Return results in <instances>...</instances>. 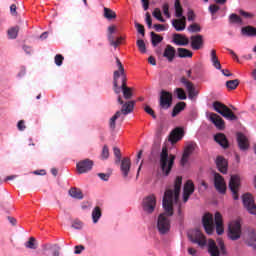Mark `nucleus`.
Instances as JSON below:
<instances>
[{"label":"nucleus","mask_w":256,"mask_h":256,"mask_svg":"<svg viewBox=\"0 0 256 256\" xmlns=\"http://www.w3.org/2000/svg\"><path fill=\"white\" fill-rule=\"evenodd\" d=\"M172 41L175 45H179L180 47H187V45H189V38L182 34H174Z\"/></svg>","instance_id":"cd10ccee"},{"label":"nucleus","mask_w":256,"mask_h":256,"mask_svg":"<svg viewBox=\"0 0 256 256\" xmlns=\"http://www.w3.org/2000/svg\"><path fill=\"white\" fill-rule=\"evenodd\" d=\"M239 187H241V178L239 175H232L229 181V189L234 201L239 199Z\"/></svg>","instance_id":"1a4fd4ad"},{"label":"nucleus","mask_w":256,"mask_h":256,"mask_svg":"<svg viewBox=\"0 0 256 256\" xmlns=\"http://www.w3.org/2000/svg\"><path fill=\"white\" fill-rule=\"evenodd\" d=\"M181 185H183V177L178 176L174 181V189L167 188L162 205L165 213L158 216L157 228L161 235L169 233L171 229V221L167 217H173V203L179 202V195H181Z\"/></svg>","instance_id":"f257e3e1"},{"label":"nucleus","mask_w":256,"mask_h":256,"mask_svg":"<svg viewBox=\"0 0 256 256\" xmlns=\"http://www.w3.org/2000/svg\"><path fill=\"white\" fill-rule=\"evenodd\" d=\"M122 85L119 87L120 92L122 91L123 97L126 100L132 99L133 98V88L127 87V78L125 80H121Z\"/></svg>","instance_id":"bb28decb"},{"label":"nucleus","mask_w":256,"mask_h":256,"mask_svg":"<svg viewBox=\"0 0 256 256\" xmlns=\"http://www.w3.org/2000/svg\"><path fill=\"white\" fill-rule=\"evenodd\" d=\"M104 17L111 21V19H117V14L111 8L104 7Z\"/></svg>","instance_id":"a19ab883"},{"label":"nucleus","mask_w":256,"mask_h":256,"mask_svg":"<svg viewBox=\"0 0 256 256\" xmlns=\"http://www.w3.org/2000/svg\"><path fill=\"white\" fill-rule=\"evenodd\" d=\"M180 83H182V85H184V87L186 88L189 99H197V97L199 96V90L195 88V84H193V82L189 81L185 76H183L180 78Z\"/></svg>","instance_id":"6e6552de"},{"label":"nucleus","mask_w":256,"mask_h":256,"mask_svg":"<svg viewBox=\"0 0 256 256\" xmlns=\"http://www.w3.org/2000/svg\"><path fill=\"white\" fill-rule=\"evenodd\" d=\"M146 23L149 27V29H151V27H153V20L151 19V14L149 12L146 13Z\"/></svg>","instance_id":"680f3d73"},{"label":"nucleus","mask_w":256,"mask_h":256,"mask_svg":"<svg viewBox=\"0 0 256 256\" xmlns=\"http://www.w3.org/2000/svg\"><path fill=\"white\" fill-rule=\"evenodd\" d=\"M193 193H195V184H193V181L188 180L183 189V202L187 203Z\"/></svg>","instance_id":"a211bd4d"},{"label":"nucleus","mask_w":256,"mask_h":256,"mask_svg":"<svg viewBox=\"0 0 256 256\" xmlns=\"http://www.w3.org/2000/svg\"><path fill=\"white\" fill-rule=\"evenodd\" d=\"M190 41H191V47L194 51H199V49H201V47H203V35H194L190 37Z\"/></svg>","instance_id":"412c9836"},{"label":"nucleus","mask_w":256,"mask_h":256,"mask_svg":"<svg viewBox=\"0 0 256 256\" xmlns=\"http://www.w3.org/2000/svg\"><path fill=\"white\" fill-rule=\"evenodd\" d=\"M144 111L148 115H151V117H153L154 119H157V115L155 114V111L152 110L150 106H145Z\"/></svg>","instance_id":"bf43d9fd"},{"label":"nucleus","mask_w":256,"mask_h":256,"mask_svg":"<svg viewBox=\"0 0 256 256\" xmlns=\"http://www.w3.org/2000/svg\"><path fill=\"white\" fill-rule=\"evenodd\" d=\"M65 57H63V55L61 54H57L54 58L55 64L58 67H61L63 65V61H64Z\"/></svg>","instance_id":"603ef678"},{"label":"nucleus","mask_w":256,"mask_h":256,"mask_svg":"<svg viewBox=\"0 0 256 256\" xmlns=\"http://www.w3.org/2000/svg\"><path fill=\"white\" fill-rule=\"evenodd\" d=\"M120 169L122 171L123 177H129V171H131V159L123 158L121 161Z\"/></svg>","instance_id":"c756f323"},{"label":"nucleus","mask_w":256,"mask_h":256,"mask_svg":"<svg viewBox=\"0 0 256 256\" xmlns=\"http://www.w3.org/2000/svg\"><path fill=\"white\" fill-rule=\"evenodd\" d=\"M183 135H185V131H183V128H175L174 130L171 131L169 135L170 143H172V145H175V143L183 139Z\"/></svg>","instance_id":"6ab92c4d"},{"label":"nucleus","mask_w":256,"mask_h":256,"mask_svg":"<svg viewBox=\"0 0 256 256\" xmlns=\"http://www.w3.org/2000/svg\"><path fill=\"white\" fill-rule=\"evenodd\" d=\"M136 45L141 53H147V46L145 45V41H143V39L137 40Z\"/></svg>","instance_id":"8fccbe9b"},{"label":"nucleus","mask_w":256,"mask_h":256,"mask_svg":"<svg viewBox=\"0 0 256 256\" xmlns=\"http://www.w3.org/2000/svg\"><path fill=\"white\" fill-rule=\"evenodd\" d=\"M195 147H197V144L192 142V143H189L184 148V152L180 161L182 167H185L186 163H189V158L191 157V155H193V151H195Z\"/></svg>","instance_id":"2eb2a0df"},{"label":"nucleus","mask_w":256,"mask_h":256,"mask_svg":"<svg viewBox=\"0 0 256 256\" xmlns=\"http://www.w3.org/2000/svg\"><path fill=\"white\" fill-rule=\"evenodd\" d=\"M72 228L73 229H83V222H81L80 220H74L72 222Z\"/></svg>","instance_id":"13d9d810"},{"label":"nucleus","mask_w":256,"mask_h":256,"mask_svg":"<svg viewBox=\"0 0 256 256\" xmlns=\"http://www.w3.org/2000/svg\"><path fill=\"white\" fill-rule=\"evenodd\" d=\"M162 9L165 17H167V19H171V13H169V4H163Z\"/></svg>","instance_id":"4d7b16f0"},{"label":"nucleus","mask_w":256,"mask_h":256,"mask_svg":"<svg viewBox=\"0 0 256 256\" xmlns=\"http://www.w3.org/2000/svg\"><path fill=\"white\" fill-rule=\"evenodd\" d=\"M210 57L213 67H215V69L221 70V62L217 57V51L215 49L211 50Z\"/></svg>","instance_id":"72a5a7b5"},{"label":"nucleus","mask_w":256,"mask_h":256,"mask_svg":"<svg viewBox=\"0 0 256 256\" xmlns=\"http://www.w3.org/2000/svg\"><path fill=\"white\" fill-rule=\"evenodd\" d=\"M243 37H256V28L253 26H245L241 28Z\"/></svg>","instance_id":"2f4dec72"},{"label":"nucleus","mask_w":256,"mask_h":256,"mask_svg":"<svg viewBox=\"0 0 256 256\" xmlns=\"http://www.w3.org/2000/svg\"><path fill=\"white\" fill-rule=\"evenodd\" d=\"M242 203L248 213H250L251 215H256V204L253 195H251L250 193L243 194Z\"/></svg>","instance_id":"9b49d317"},{"label":"nucleus","mask_w":256,"mask_h":256,"mask_svg":"<svg viewBox=\"0 0 256 256\" xmlns=\"http://www.w3.org/2000/svg\"><path fill=\"white\" fill-rule=\"evenodd\" d=\"M210 121L219 129L220 131L225 129V120L221 118L218 114L211 113L210 114Z\"/></svg>","instance_id":"a878e982"},{"label":"nucleus","mask_w":256,"mask_h":256,"mask_svg":"<svg viewBox=\"0 0 256 256\" xmlns=\"http://www.w3.org/2000/svg\"><path fill=\"white\" fill-rule=\"evenodd\" d=\"M113 151H114V155L116 157V163H120L121 162V149L114 147Z\"/></svg>","instance_id":"5fc2aeb1"},{"label":"nucleus","mask_w":256,"mask_h":256,"mask_svg":"<svg viewBox=\"0 0 256 256\" xmlns=\"http://www.w3.org/2000/svg\"><path fill=\"white\" fill-rule=\"evenodd\" d=\"M154 29H155V31H157V32H159V31H165V25H163V24H154Z\"/></svg>","instance_id":"338daca9"},{"label":"nucleus","mask_w":256,"mask_h":256,"mask_svg":"<svg viewBox=\"0 0 256 256\" xmlns=\"http://www.w3.org/2000/svg\"><path fill=\"white\" fill-rule=\"evenodd\" d=\"M135 27H136L138 33H140V35H142V37H145V26H143V24H139L136 22Z\"/></svg>","instance_id":"864d4df0"},{"label":"nucleus","mask_w":256,"mask_h":256,"mask_svg":"<svg viewBox=\"0 0 256 256\" xmlns=\"http://www.w3.org/2000/svg\"><path fill=\"white\" fill-rule=\"evenodd\" d=\"M27 249H37L38 244L35 237H30L29 240L25 243Z\"/></svg>","instance_id":"a18cd8bd"},{"label":"nucleus","mask_w":256,"mask_h":256,"mask_svg":"<svg viewBox=\"0 0 256 256\" xmlns=\"http://www.w3.org/2000/svg\"><path fill=\"white\" fill-rule=\"evenodd\" d=\"M227 89L231 91L235 90L236 87H239V79L229 80L226 82Z\"/></svg>","instance_id":"de8ad7c7"},{"label":"nucleus","mask_w":256,"mask_h":256,"mask_svg":"<svg viewBox=\"0 0 256 256\" xmlns=\"http://www.w3.org/2000/svg\"><path fill=\"white\" fill-rule=\"evenodd\" d=\"M238 147L241 151H247L249 149V139L245 134L238 132L236 134Z\"/></svg>","instance_id":"aec40b11"},{"label":"nucleus","mask_w":256,"mask_h":256,"mask_svg":"<svg viewBox=\"0 0 256 256\" xmlns=\"http://www.w3.org/2000/svg\"><path fill=\"white\" fill-rule=\"evenodd\" d=\"M69 195L73 199H79V200L83 199V192L81 191V189H78V188H71L69 190Z\"/></svg>","instance_id":"e433bc0d"},{"label":"nucleus","mask_w":256,"mask_h":256,"mask_svg":"<svg viewBox=\"0 0 256 256\" xmlns=\"http://www.w3.org/2000/svg\"><path fill=\"white\" fill-rule=\"evenodd\" d=\"M172 26L176 31H185V28L187 27V18L182 16L178 19H173Z\"/></svg>","instance_id":"5701e85b"},{"label":"nucleus","mask_w":256,"mask_h":256,"mask_svg":"<svg viewBox=\"0 0 256 256\" xmlns=\"http://www.w3.org/2000/svg\"><path fill=\"white\" fill-rule=\"evenodd\" d=\"M118 103L122 105V108L120 110V113L122 115H129V113H133V109H135V101H127L123 102V98L121 96H118Z\"/></svg>","instance_id":"f3484780"},{"label":"nucleus","mask_w":256,"mask_h":256,"mask_svg":"<svg viewBox=\"0 0 256 256\" xmlns=\"http://www.w3.org/2000/svg\"><path fill=\"white\" fill-rule=\"evenodd\" d=\"M188 31L190 33H200L201 31V26L197 23H193L188 27Z\"/></svg>","instance_id":"3c124183"},{"label":"nucleus","mask_w":256,"mask_h":256,"mask_svg":"<svg viewBox=\"0 0 256 256\" xmlns=\"http://www.w3.org/2000/svg\"><path fill=\"white\" fill-rule=\"evenodd\" d=\"M188 239L191 243L198 245V247H205L207 245V238L199 229L192 230L188 233Z\"/></svg>","instance_id":"423d86ee"},{"label":"nucleus","mask_w":256,"mask_h":256,"mask_svg":"<svg viewBox=\"0 0 256 256\" xmlns=\"http://www.w3.org/2000/svg\"><path fill=\"white\" fill-rule=\"evenodd\" d=\"M229 23L231 25H243V19H241V16L237 14H231L229 16Z\"/></svg>","instance_id":"58836bf2"},{"label":"nucleus","mask_w":256,"mask_h":256,"mask_svg":"<svg viewBox=\"0 0 256 256\" xmlns=\"http://www.w3.org/2000/svg\"><path fill=\"white\" fill-rule=\"evenodd\" d=\"M220 7L215 5V4H212L209 6V11L210 13H212V15H215V13H217V11H219Z\"/></svg>","instance_id":"0e129e2a"},{"label":"nucleus","mask_w":256,"mask_h":256,"mask_svg":"<svg viewBox=\"0 0 256 256\" xmlns=\"http://www.w3.org/2000/svg\"><path fill=\"white\" fill-rule=\"evenodd\" d=\"M228 237L231 241L241 239V221L233 220L228 225Z\"/></svg>","instance_id":"0eeeda50"},{"label":"nucleus","mask_w":256,"mask_h":256,"mask_svg":"<svg viewBox=\"0 0 256 256\" xmlns=\"http://www.w3.org/2000/svg\"><path fill=\"white\" fill-rule=\"evenodd\" d=\"M246 244L248 247L256 249V232L254 229L248 230V233L246 235Z\"/></svg>","instance_id":"7c9ffc66"},{"label":"nucleus","mask_w":256,"mask_h":256,"mask_svg":"<svg viewBox=\"0 0 256 256\" xmlns=\"http://www.w3.org/2000/svg\"><path fill=\"white\" fill-rule=\"evenodd\" d=\"M17 128L19 131H25L26 129L25 120H20L17 124Z\"/></svg>","instance_id":"69168bd1"},{"label":"nucleus","mask_w":256,"mask_h":256,"mask_svg":"<svg viewBox=\"0 0 256 256\" xmlns=\"http://www.w3.org/2000/svg\"><path fill=\"white\" fill-rule=\"evenodd\" d=\"M119 117H121V111H117L111 118L109 121V127L110 129H112L114 131L115 127H116V121L119 119Z\"/></svg>","instance_id":"37998d69"},{"label":"nucleus","mask_w":256,"mask_h":256,"mask_svg":"<svg viewBox=\"0 0 256 256\" xmlns=\"http://www.w3.org/2000/svg\"><path fill=\"white\" fill-rule=\"evenodd\" d=\"M185 107H187V103L178 102L172 110V117H177V115H179L181 111H185Z\"/></svg>","instance_id":"f704fd0d"},{"label":"nucleus","mask_w":256,"mask_h":256,"mask_svg":"<svg viewBox=\"0 0 256 256\" xmlns=\"http://www.w3.org/2000/svg\"><path fill=\"white\" fill-rule=\"evenodd\" d=\"M18 35H19V26H15V27L8 29L9 39H17Z\"/></svg>","instance_id":"c03bdc74"},{"label":"nucleus","mask_w":256,"mask_h":256,"mask_svg":"<svg viewBox=\"0 0 256 256\" xmlns=\"http://www.w3.org/2000/svg\"><path fill=\"white\" fill-rule=\"evenodd\" d=\"M187 17H188V21H195V12H193V10H189Z\"/></svg>","instance_id":"774afa93"},{"label":"nucleus","mask_w":256,"mask_h":256,"mask_svg":"<svg viewBox=\"0 0 256 256\" xmlns=\"http://www.w3.org/2000/svg\"><path fill=\"white\" fill-rule=\"evenodd\" d=\"M214 140L220 147L223 149H229V140H227V136L223 133H218L214 136Z\"/></svg>","instance_id":"c85d7f7f"},{"label":"nucleus","mask_w":256,"mask_h":256,"mask_svg":"<svg viewBox=\"0 0 256 256\" xmlns=\"http://www.w3.org/2000/svg\"><path fill=\"white\" fill-rule=\"evenodd\" d=\"M76 169L80 175L88 173V171L93 169V161L90 159L81 160L76 164Z\"/></svg>","instance_id":"dca6fc26"},{"label":"nucleus","mask_w":256,"mask_h":256,"mask_svg":"<svg viewBox=\"0 0 256 256\" xmlns=\"http://www.w3.org/2000/svg\"><path fill=\"white\" fill-rule=\"evenodd\" d=\"M216 167L218 168L220 173H223V175H227L229 163L227 162V159H225L223 156H218L216 158Z\"/></svg>","instance_id":"4be33fe9"},{"label":"nucleus","mask_w":256,"mask_h":256,"mask_svg":"<svg viewBox=\"0 0 256 256\" xmlns=\"http://www.w3.org/2000/svg\"><path fill=\"white\" fill-rule=\"evenodd\" d=\"M210 57L213 67H215V69L221 70V62L217 57V51L215 49L211 50Z\"/></svg>","instance_id":"473e14b6"},{"label":"nucleus","mask_w":256,"mask_h":256,"mask_svg":"<svg viewBox=\"0 0 256 256\" xmlns=\"http://www.w3.org/2000/svg\"><path fill=\"white\" fill-rule=\"evenodd\" d=\"M101 208L99 206H96L92 211V221L93 223H99V219H101Z\"/></svg>","instance_id":"4c0bfd02"},{"label":"nucleus","mask_w":256,"mask_h":256,"mask_svg":"<svg viewBox=\"0 0 256 256\" xmlns=\"http://www.w3.org/2000/svg\"><path fill=\"white\" fill-rule=\"evenodd\" d=\"M173 105V94L167 90L160 92L159 107L160 109H169Z\"/></svg>","instance_id":"9d476101"},{"label":"nucleus","mask_w":256,"mask_h":256,"mask_svg":"<svg viewBox=\"0 0 256 256\" xmlns=\"http://www.w3.org/2000/svg\"><path fill=\"white\" fill-rule=\"evenodd\" d=\"M208 253L210 256L227 255V247L225 246V242H223V240H218V246H217V242H215V240L209 239Z\"/></svg>","instance_id":"20e7f679"},{"label":"nucleus","mask_w":256,"mask_h":256,"mask_svg":"<svg viewBox=\"0 0 256 256\" xmlns=\"http://www.w3.org/2000/svg\"><path fill=\"white\" fill-rule=\"evenodd\" d=\"M214 221L217 235H223V233H225V228L223 226V216L219 212L215 213Z\"/></svg>","instance_id":"b1692460"},{"label":"nucleus","mask_w":256,"mask_h":256,"mask_svg":"<svg viewBox=\"0 0 256 256\" xmlns=\"http://www.w3.org/2000/svg\"><path fill=\"white\" fill-rule=\"evenodd\" d=\"M143 211L146 213H153L155 207H157V197L155 194H150L143 199L142 202Z\"/></svg>","instance_id":"f8f14e48"},{"label":"nucleus","mask_w":256,"mask_h":256,"mask_svg":"<svg viewBox=\"0 0 256 256\" xmlns=\"http://www.w3.org/2000/svg\"><path fill=\"white\" fill-rule=\"evenodd\" d=\"M202 225L205 229L207 235H212L213 231H215V223L213 222V214L206 213L202 217Z\"/></svg>","instance_id":"ddd939ff"},{"label":"nucleus","mask_w":256,"mask_h":256,"mask_svg":"<svg viewBox=\"0 0 256 256\" xmlns=\"http://www.w3.org/2000/svg\"><path fill=\"white\" fill-rule=\"evenodd\" d=\"M213 107L214 111L222 115V117H224L225 119H229V121H237V115H235L233 111H231L229 107H227V105L219 101H215L213 103Z\"/></svg>","instance_id":"39448f33"},{"label":"nucleus","mask_w":256,"mask_h":256,"mask_svg":"<svg viewBox=\"0 0 256 256\" xmlns=\"http://www.w3.org/2000/svg\"><path fill=\"white\" fill-rule=\"evenodd\" d=\"M214 187L218 193L225 195L227 193V184L225 183V178L219 173L214 174Z\"/></svg>","instance_id":"4468645a"},{"label":"nucleus","mask_w":256,"mask_h":256,"mask_svg":"<svg viewBox=\"0 0 256 256\" xmlns=\"http://www.w3.org/2000/svg\"><path fill=\"white\" fill-rule=\"evenodd\" d=\"M116 65L118 70H115L113 73V89L114 92L119 95V93H121V88H119V77H121V81H125V79H127V74H125V67H123V63H121V60L117 57Z\"/></svg>","instance_id":"7ed1b4c3"},{"label":"nucleus","mask_w":256,"mask_h":256,"mask_svg":"<svg viewBox=\"0 0 256 256\" xmlns=\"http://www.w3.org/2000/svg\"><path fill=\"white\" fill-rule=\"evenodd\" d=\"M177 53H178V57H180V59H185L187 57L188 58L193 57V52H191V50L186 49V48H178Z\"/></svg>","instance_id":"c9c22d12"},{"label":"nucleus","mask_w":256,"mask_h":256,"mask_svg":"<svg viewBox=\"0 0 256 256\" xmlns=\"http://www.w3.org/2000/svg\"><path fill=\"white\" fill-rule=\"evenodd\" d=\"M173 165H175V155H169V149H167V146H164L160 153V168L166 177L171 173Z\"/></svg>","instance_id":"f03ea898"},{"label":"nucleus","mask_w":256,"mask_h":256,"mask_svg":"<svg viewBox=\"0 0 256 256\" xmlns=\"http://www.w3.org/2000/svg\"><path fill=\"white\" fill-rule=\"evenodd\" d=\"M176 53H177V51L175 50V47L168 44L166 46V48L164 49L163 57H165V59H167V61L169 63H173V60L175 59Z\"/></svg>","instance_id":"393cba45"},{"label":"nucleus","mask_w":256,"mask_h":256,"mask_svg":"<svg viewBox=\"0 0 256 256\" xmlns=\"http://www.w3.org/2000/svg\"><path fill=\"white\" fill-rule=\"evenodd\" d=\"M150 37L153 47H157V44L163 41V37L155 32H151Z\"/></svg>","instance_id":"ea45409f"},{"label":"nucleus","mask_w":256,"mask_h":256,"mask_svg":"<svg viewBox=\"0 0 256 256\" xmlns=\"http://www.w3.org/2000/svg\"><path fill=\"white\" fill-rule=\"evenodd\" d=\"M174 7H175L176 17L177 18L184 17L183 16V7L181 6V1L180 0H175Z\"/></svg>","instance_id":"79ce46f5"},{"label":"nucleus","mask_w":256,"mask_h":256,"mask_svg":"<svg viewBox=\"0 0 256 256\" xmlns=\"http://www.w3.org/2000/svg\"><path fill=\"white\" fill-rule=\"evenodd\" d=\"M97 175L102 181H109V177H111L109 173H98Z\"/></svg>","instance_id":"052dcab7"},{"label":"nucleus","mask_w":256,"mask_h":256,"mask_svg":"<svg viewBox=\"0 0 256 256\" xmlns=\"http://www.w3.org/2000/svg\"><path fill=\"white\" fill-rule=\"evenodd\" d=\"M101 158L109 159V147H107V145H104V147L102 149Z\"/></svg>","instance_id":"6e6d98bb"},{"label":"nucleus","mask_w":256,"mask_h":256,"mask_svg":"<svg viewBox=\"0 0 256 256\" xmlns=\"http://www.w3.org/2000/svg\"><path fill=\"white\" fill-rule=\"evenodd\" d=\"M175 93L181 101H185V99H187V94L183 88H176Z\"/></svg>","instance_id":"09e8293b"},{"label":"nucleus","mask_w":256,"mask_h":256,"mask_svg":"<svg viewBox=\"0 0 256 256\" xmlns=\"http://www.w3.org/2000/svg\"><path fill=\"white\" fill-rule=\"evenodd\" d=\"M53 253L52 256H59L61 255V247H59L58 245H54L53 246Z\"/></svg>","instance_id":"e2e57ef3"},{"label":"nucleus","mask_w":256,"mask_h":256,"mask_svg":"<svg viewBox=\"0 0 256 256\" xmlns=\"http://www.w3.org/2000/svg\"><path fill=\"white\" fill-rule=\"evenodd\" d=\"M152 15L155 19H157V21H160V23H165V18H163V15L161 14V9L155 8Z\"/></svg>","instance_id":"49530a36"}]
</instances>
